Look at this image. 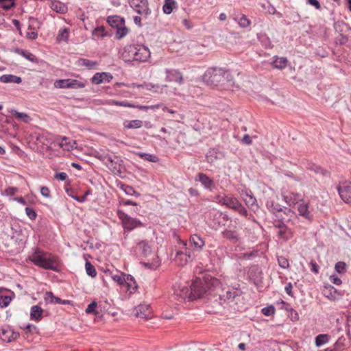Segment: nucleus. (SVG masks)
<instances>
[{
	"mask_svg": "<svg viewBox=\"0 0 351 351\" xmlns=\"http://www.w3.org/2000/svg\"><path fill=\"white\" fill-rule=\"evenodd\" d=\"M151 56L149 49L143 45H128L123 48L121 57L125 62H145Z\"/></svg>",
	"mask_w": 351,
	"mask_h": 351,
	"instance_id": "f257e3e1",
	"label": "nucleus"
},
{
	"mask_svg": "<svg viewBox=\"0 0 351 351\" xmlns=\"http://www.w3.org/2000/svg\"><path fill=\"white\" fill-rule=\"evenodd\" d=\"M29 260L35 265L43 269L52 270L54 271H58L56 265V257L39 248H35L33 253L29 256Z\"/></svg>",
	"mask_w": 351,
	"mask_h": 351,
	"instance_id": "f03ea898",
	"label": "nucleus"
},
{
	"mask_svg": "<svg viewBox=\"0 0 351 351\" xmlns=\"http://www.w3.org/2000/svg\"><path fill=\"white\" fill-rule=\"evenodd\" d=\"M226 70L222 69H209L203 75L204 82L211 86L223 85V76Z\"/></svg>",
	"mask_w": 351,
	"mask_h": 351,
	"instance_id": "7ed1b4c3",
	"label": "nucleus"
},
{
	"mask_svg": "<svg viewBox=\"0 0 351 351\" xmlns=\"http://www.w3.org/2000/svg\"><path fill=\"white\" fill-rule=\"evenodd\" d=\"M117 216L121 221L123 228L129 231L143 226L139 219L131 217L121 210H117Z\"/></svg>",
	"mask_w": 351,
	"mask_h": 351,
	"instance_id": "20e7f679",
	"label": "nucleus"
},
{
	"mask_svg": "<svg viewBox=\"0 0 351 351\" xmlns=\"http://www.w3.org/2000/svg\"><path fill=\"white\" fill-rule=\"evenodd\" d=\"M277 217L279 219L278 223L275 225V226L280 230L283 229L285 226H287L285 223L291 222L292 224H294V221L298 220V217L294 211L288 208H285L284 214L277 215Z\"/></svg>",
	"mask_w": 351,
	"mask_h": 351,
	"instance_id": "39448f33",
	"label": "nucleus"
},
{
	"mask_svg": "<svg viewBox=\"0 0 351 351\" xmlns=\"http://www.w3.org/2000/svg\"><path fill=\"white\" fill-rule=\"evenodd\" d=\"M129 3L136 12L144 18H147L151 14L147 0H130Z\"/></svg>",
	"mask_w": 351,
	"mask_h": 351,
	"instance_id": "423d86ee",
	"label": "nucleus"
},
{
	"mask_svg": "<svg viewBox=\"0 0 351 351\" xmlns=\"http://www.w3.org/2000/svg\"><path fill=\"white\" fill-rule=\"evenodd\" d=\"M241 195L245 204L249 209L252 210L254 213H256L258 210L259 206L258 205L257 200L253 195L252 191L250 190H245L242 192Z\"/></svg>",
	"mask_w": 351,
	"mask_h": 351,
	"instance_id": "0eeeda50",
	"label": "nucleus"
},
{
	"mask_svg": "<svg viewBox=\"0 0 351 351\" xmlns=\"http://www.w3.org/2000/svg\"><path fill=\"white\" fill-rule=\"evenodd\" d=\"M337 189L343 201L351 203V184L350 182H343L337 186Z\"/></svg>",
	"mask_w": 351,
	"mask_h": 351,
	"instance_id": "6e6552de",
	"label": "nucleus"
},
{
	"mask_svg": "<svg viewBox=\"0 0 351 351\" xmlns=\"http://www.w3.org/2000/svg\"><path fill=\"white\" fill-rule=\"evenodd\" d=\"M216 200L217 202L221 205L226 206L228 208L234 210L237 204L239 202V199L237 197L227 196V195H217L216 197Z\"/></svg>",
	"mask_w": 351,
	"mask_h": 351,
	"instance_id": "1a4fd4ad",
	"label": "nucleus"
},
{
	"mask_svg": "<svg viewBox=\"0 0 351 351\" xmlns=\"http://www.w3.org/2000/svg\"><path fill=\"white\" fill-rule=\"evenodd\" d=\"M190 289L193 291L191 295L192 300L202 298L206 291L205 289L202 286L200 279L194 281L190 286Z\"/></svg>",
	"mask_w": 351,
	"mask_h": 351,
	"instance_id": "9d476101",
	"label": "nucleus"
},
{
	"mask_svg": "<svg viewBox=\"0 0 351 351\" xmlns=\"http://www.w3.org/2000/svg\"><path fill=\"white\" fill-rule=\"evenodd\" d=\"M282 199L289 206H294L303 201L301 194L298 193H289L282 194Z\"/></svg>",
	"mask_w": 351,
	"mask_h": 351,
	"instance_id": "9b49d317",
	"label": "nucleus"
},
{
	"mask_svg": "<svg viewBox=\"0 0 351 351\" xmlns=\"http://www.w3.org/2000/svg\"><path fill=\"white\" fill-rule=\"evenodd\" d=\"M165 73V80L167 82H175L179 84H182L183 83V76L179 71L166 69Z\"/></svg>",
	"mask_w": 351,
	"mask_h": 351,
	"instance_id": "f8f14e48",
	"label": "nucleus"
},
{
	"mask_svg": "<svg viewBox=\"0 0 351 351\" xmlns=\"http://www.w3.org/2000/svg\"><path fill=\"white\" fill-rule=\"evenodd\" d=\"M136 316L142 319H149L152 316V310L149 304H141L135 308Z\"/></svg>",
	"mask_w": 351,
	"mask_h": 351,
	"instance_id": "ddd939ff",
	"label": "nucleus"
},
{
	"mask_svg": "<svg viewBox=\"0 0 351 351\" xmlns=\"http://www.w3.org/2000/svg\"><path fill=\"white\" fill-rule=\"evenodd\" d=\"M19 337V333L10 328H3L0 331V338L6 342H11Z\"/></svg>",
	"mask_w": 351,
	"mask_h": 351,
	"instance_id": "4468645a",
	"label": "nucleus"
},
{
	"mask_svg": "<svg viewBox=\"0 0 351 351\" xmlns=\"http://www.w3.org/2000/svg\"><path fill=\"white\" fill-rule=\"evenodd\" d=\"M14 293L5 289H0V307H7L12 301Z\"/></svg>",
	"mask_w": 351,
	"mask_h": 351,
	"instance_id": "2eb2a0df",
	"label": "nucleus"
},
{
	"mask_svg": "<svg viewBox=\"0 0 351 351\" xmlns=\"http://www.w3.org/2000/svg\"><path fill=\"white\" fill-rule=\"evenodd\" d=\"M112 78L113 77L110 73H96L91 78V82L95 84H99L104 82H110Z\"/></svg>",
	"mask_w": 351,
	"mask_h": 351,
	"instance_id": "dca6fc26",
	"label": "nucleus"
},
{
	"mask_svg": "<svg viewBox=\"0 0 351 351\" xmlns=\"http://www.w3.org/2000/svg\"><path fill=\"white\" fill-rule=\"evenodd\" d=\"M189 254L184 253L182 250H179L176 252V261L180 265H184L188 262L191 261L193 258V254L191 251H189Z\"/></svg>",
	"mask_w": 351,
	"mask_h": 351,
	"instance_id": "f3484780",
	"label": "nucleus"
},
{
	"mask_svg": "<svg viewBox=\"0 0 351 351\" xmlns=\"http://www.w3.org/2000/svg\"><path fill=\"white\" fill-rule=\"evenodd\" d=\"M192 293L191 290L190 289V287H182L180 289H176L175 290V295L178 298V300H186L192 301Z\"/></svg>",
	"mask_w": 351,
	"mask_h": 351,
	"instance_id": "a211bd4d",
	"label": "nucleus"
},
{
	"mask_svg": "<svg viewBox=\"0 0 351 351\" xmlns=\"http://www.w3.org/2000/svg\"><path fill=\"white\" fill-rule=\"evenodd\" d=\"M191 247L197 252H201L205 245L204 240L198 234H193L189 239Z\"/></svg>",
	"mask_w": 351,
	"mask_h": 351,
	"instance_id": "6ab92c4d",
	"label": "nucleus"
},
{
	"mask_svg": "<svg viewBox=\"0 0 351 351\" xmlns=\"http://www.w3.org/2000/svg\"><path fill=\"white\" fill-rule=\"evenodd\" d=\"M49 7L51 10L59 14H66L68 12L67 5L57 0H51Z\"/></svg>",
	"mask_w": 351,
	"mask_h": 351,
	"instance_id": "aec40b11",
	"label": "nucleus"
},
{
	"mask_svg": "<svg viewBox=\"0 0 351 351\" xmlns=\"http://www.w3.org/2000/svg\"><path fill=\"white\" fill-rule=\"evenodd\" d=\"M125 276L126 277V280L123 286L125 287L127 291H128L130 294L134 293L138 288V285L134 278L130 274L125 275Z\"/></svg>",
	"mask_w": 351,
	"mask_h": 351,
	"instance_id": "412c9836",
	"label": "nucleus"
},
{
	"mask_svg": "<svg viewBox=\"0 0 351 351\" xmlns=\"http://www.w3.org/2000/svg\"><path fill=\"white\" fill-rule=\"evenodd\" d=\"M267 209L276 216L284 214V210L282 206L278 203L275 202L274 200H268L266 203Z\"/></svg>",
	"mask_w": 351,
	"mask_h": 351,
	"instance_id": "4be33fe9",
	"label": "nucleus"
},
{
	"mask_svg": "<svg viewBox=\"0 0 351 351\" xmlns=\"http://www.w3.org/2000/svg\"><path fill=\"white\" fill-rule=\"evenodd\" d=\"M136 249L140 251L141 255L147 257L152 253V248L149 242L145 240L139 241L137 243Z\"/></svg>",
	"mask_w": 351,
	"mask_h": 351,
	"instance_id": "5701e85b",
	"label": "nucleus"
},
{
	"mask_svg": "<svg viewBox=\"0 0 351 351\" xmlns=\"http://www.w3.org/2000/svg\"><path fill=\"white\" fill-rule=\"evenodd\" d=\"M221 235L223 238L226 239L234 243H237L240 239L239 234L236 230L225 229L221 232Z\"/></svg>",
	"mask_w": 351,
	"mask_h": 351,
	"instance_id": "b1692460",
	"label": "nucleus"
},
{
	"mask_svg": "<svg viewBox=\"0 0 351 351\" xmlns=\"http://www.w3.org/2000/svg\"><path fill=\"white\" fill-rule=\"evenodd\" d=\"M107 23L112 28L117 29L120 25H124L125 19L117 15L110 16L107 18Z\"/></svg>",
	"mask_w": 351,
	"mask_h": 351,
	"instance_id": "393cba45",
	"label": "nucleus"
},
{
	"mask_svg": "<svg viewBox=\"0 0 351 351\" xmlns=\"http://www.w3.org/2000/svg\"><path fill=\"white\" fill-rule=\"evenodd\" d=\"M198 178L196 180L199 181L206 189H211L214 184V182L206 174L204 173H199L197 175Z\"/></svg>",
	"mask_w": 351,
	"mask_h": 351,
	"instance_id": "a878e982",
	"label": "nucleus"
},
{
	"mask_svg": "<svg viewBox=\"0 0 351 351\" xmlns=\"http://www.w3.org/2000/svg\"><path fill=\"white\" fill-rule=\"evenodd\" d=\"M43 309L38 305L32 306L30 310V319L36 322L41 320Z\"/></svg>",
	"mask_w": 351,
	"mask_h": 351,
	"instance_id": "bb28decb",
	"label": "nucleus"
},
{
	"mask_svg": "<svg viewBox=\"0 0 351 351\" xmlns=\"http://www.w3.org/2000/svg\"><path fill=\"white\" fill-rule=\"evenodd\" d=\"M298 210L299 212V215L305 219L311 221L312 219V215L308 210V205L306 203L302 202L298 205Z\"/></svg>",
	"mask_w": 351,
	"mask_h": 351,
	"instance_id": "cd10ccee",
	"label": "nucleus"
},
{
	"mask_svg": "<svg viewBox=\"0 0 351 351\" xmlns=\"http://www.w3.org/2000/svg\"><path fill=\"white\" fill-rule=\"evenodd\" d=\"M21 81V77L11 74H5L0 77V82L2 83L20 84Z\"/></svg>",
	"mask_w": 351,
	"mask_h": 351,
	"instance_id": "c85d7f7f",
	"label": "nucleus"
},
{
	"mask_svg": "<svg viewBox=\"0 0 351 351\" xmlns=\"http://www.w3.org/2000/svg\"><path fill=\"white\" fill-rule=\"evenodd\" d=\"M293 231L290 228L285 226L283 229L278 231V236L284 241H289L293 238Z\"/></svg>",
	"mask_w": 351,
	"mask_h": 351,
	"instance_id": "c756f323",
	"label": "nucleus"
},
{
	"mask_svg": "<svg viewBox=\"0 0 351 351\" xmlns=\"http://www.w3.org/2000/svg\"><path fill=\"white\" fill-rule=\"evenodd\" d=\"M274 60L272 62L271 64L274 68L278 69H283L287 66L288 60L286 57L279 58L278 56H274Z\"/></svg>",
	"mask_w": 351,
	"mask_h": 351,
	"instance_id": "7c9ffc66",
	"label": "nucleus"
},
{
	"mask_svg": "<svg viewBox=\"0 0 351 351\" xmlns=\"http://www.w3.org/2000/svg\"><path fill=\"white\" fill-rule=\"evenodd\" d=\"M77 65L80 66H84L88 69H96L98 63L95 61H92L86 58H80L77 60Z\"/></svg>",
	"mask_w": 351,
	"mask_h": 351,
	"instance_id": "2f4dec72",
	"label": "nucleus"
},
{
	"mask_svg": "<svg viewBox=\"0 0 351 351\" xmlns=\"http://www.w3.org/2000/svg\"><path fill=\"white\" fill-rule=\"evenodd\" d=\"M117 186L121 190H123L128 195H134L136 197H139L141 195V194L138 192L136 191L135 189L130 185L120 182L117 184Z\"/></svg>",
	"mask_w": 351,
	"mask_h": 351,
	"instance_id": "473e14b6",
	"label": "nucleus"
},
{
	"mask_svg": "<svg viewBox=\"0 0 351 351\" xmlns=\"http://www.w3.org/2000/svg\"><path fill=\"white\" fill-rule=\"evenodd\" d=\"M143 126L141 120L135 119L132 121L126 120L123 122V127L126 129H138Z\"/></svg>",
	"mask_w": 351,
	"mask_h": 351,
	"instance_id": "72a5a7b5",
	"label": "nucleus"
},
{
	"mask_svg": "<svg viewBox=\"0 0 351 351\" xmlns=\"http://www.w3.org/2000/svg\"><path fill=\"white\" fill-rule=\"evenodd\" d=\"M136 155L146 161L152 162H158L159 161L158 157L155 154H147L144 152H136Z\"/></svg>",
	"mask_w": 351,
	"mask_h": 351,
	"instance_id": "f704fd0d",
	"label": "nucleus"
},
{
	"mask_svg": "<svg viewBox=\"0 0 351 351\" xmlns=\"http://www.w3.org/2000/svg\"><path fill=\"white\" fill-rule=\"evenodd\" d=\"M11 114L13 117L17 119L19 121H21L24 123H29L32 119L25 112H19L16 110H12Z\"/></svg>",
	"mask_w": 351,
	"mask_h": 351,
	"instance_id": "c9c22d12",
	"label": "nucleus"
},
{
	"mask_svg": "<svg viewBox=\"0 0 351 351\" xmlns=\"http://www.w3.org/2000/svg\"><path fill=\"white\" fill-rule=\"evenodd\" d=\"M323 294L326 298L330 300H335L337 299V295H338L336 289L332 286L328 288H326L323 291Z\"/></svg>",
	"mask_w": 351,
	"mask_h": 351,
	"instance_id": "e433bc0d",
	"label": "nucleus"
},
{
	"mask_svg": "<svg viewBox=\"0 0 351 351\" xmlns=\"http://www.w3.org/2000/svg\"><path fill=\"white\" fill-rule=\"evenodd\" d=\"M44 299L47 303L49 304H60L61 302V299L55 296L51 291H47L45 293Z\"/></svg>",
	"mask_w": 351,
	"mask_h": 351,
	"instance_id": "4c0bfd02",
	"label": "nucleus"
},
{
	"mask_svg": "<svg viewBox=\"0 0 351 351\" xmlns=\"http://www.w3.org/2000/svg\"><path fill=\"white\" fill-rule=\"evenodd\" d=\"M102 160L106 164V165L108 167V168L113 167L114 164L117 163V160H119L118 157L115 156H111L109 154H105L101 156Z\"/></svg>",
	"mask_w": 351,
	"mask_h": 351,
	"instance_id": "58836bf2",
	"label": "nucleus"
},
{
	"mask_svg": "<svg viewBox=\"0 0 351 351\" xmlns=\"http://www.w3.org/2000/svg\"><path fill=\"white\" fill-rule=\"evenodd\" d=\"M129 32V29L125 27V24L123 25H120L119 27H118L116 29L115 33V38L117 40H120L123 38H124Z\"/></svg>",
	"mask_w": 351,
	"mask_h": 351,
	"instance_id": "ea45409f",
	"label": "nucleus"
},
{
	"mask_svg": "<svg viewBox=\"0 0 351 351\" xmlns=\"http://www.w3.org/2000/svg\"><path fill=\"white\" fill-rule=\"evenodd\" d=\"M176 3V2L174 0H165L162 7L164 13L170 14L173 12Z\"/></svg>",
	"mask_w": 351,
	"mask_h": 351,
	"instance_id": "a19ab883",
	"label": "nucleus"
},
{
	"mask_svg": "<svg viewBox=\"0 0 351 351\" xmlns=\"http://www.w3.org/2000/svg\"><path fill=\"white\" fill-rule=\"evenodd\" d=\"M330 337L327 334H321L315 337V345L317 347H320L322 345L328 342Z\"/></svg>",
	"mask_w": 351,
	"mask_h": 351,
	"instance_id": "79ce46f5",
	"label": "nucleus"
},
{
	"mask_svg": "<svg viewBox=\"0 0 351 351\" xmlns=\"http://www.w3.org/2000/svg\"><path fill=\"white\" fill-rule=\"evenodd\" d=\"M93 35L97 38H104L108 36L104 26L97 27L93 32Z\"/></svg>",
	"mask_w": 351,
	"mask_h": 351,
	"instance_id": "37998d69",
	"label": "nucleus"
},
{
	"mask_svg": "<svg viewBox=\"0 0 351 351\" xmlns=\"http://www.w3.org/2000/svg\"><path fill=\"white\" fill-rule=\"evenodd\" d=\"M85 269L87 275L89 276L95 278L97 276V271L95 267L89 261L86 262Z\"/></svg>",
	"mask_w": 351,
	"mask_h": 351,
	"instance_id": "c03bdc74",
	"label": "nucleus"
},
{
	"mask_svg": "<svg viewBox=\"0 0 351 351\" xmlns=\"http://www.w3.org/2000/svg\"><path fill=\"white\" fill-rule=\"evenodd\" d=\"M69 36V32L66 28L60 29L58 32V34L56 37V40L58 42L61 41H67Z\"/></svg>",
	"mask_w": 351,
	"mask_h": 351,
	"instance_id": "a18cd8bd",
	"label": "nucleus"
},
{
	"mask_svg": "<svg viewBox=\"0 0 351 351\" xmlns=\"http://www.w3.org/2000/svg\"><path fill=\"white\" fill-rule=\"evenodd\" d=\"M345 339L339 337L337 341L333 344L332 349L334 351H342L345 347Z\"/></svg>",
	"mask_w": 351,
	"mask_h": 351,
	"instance_id": "49530a36",
	"label": "nucleus"
},
{
	"mask_svg": "<svg viewBox=\"0 0 351 351\" xmlns=\"http://www.w3.org/2000/svg\"><path fill=\"white\" fill-rule=\"evenodd\" d=\"M234 210L237 211L241 215L244 216L245 217H248V211L243 206V204L239 201L237 204Z\"/></svg>",
	"mask_w": 351,
	"mask_h": 351,
	"instance_id": "de8ad7c7",
	"label": "nucleus"
},
{
	"mask_svg": "<svg viewBox=\"0 0 351 351\" xmlns=\"http://www.w3.org/2000/svg\"><path fill=\"white\" fill-rule=\"evenodd\" d=\"M54 85L59 88H70L69 79L56 80Z\"/></svg>",
	"mask_w": 351,
	"mask_h": 351,
	"instance_id": "09e8293b",
	"label": "nucleus"
},
{
	"mask_svg": "<svg viewBox=\"0 0 351 351\" xmlns=\"http://www.w3.org/2000/svg\"><path fill=\"white\" fill-rule=\"evenodd\" d=\"M125 274L121 273L117 275L112 276V280L116 282L118 285L121 286H123L124 282H125L126 277L125 276Z\"/></svg>",
	"mask_w": 351,
	"mask_h": 351,
	"instance_id": "8fccbe9b",
	"label": "nucleus"
},
{
	"mask_svg": "<svg viewBox=\"0 0 351 351\" xmlns=\"http://www.w3.org/2000/svg\"><path fill=\"white\" fill-rule=\"evenodd\" d=\"M23 57L34 63L38 64L40 62V60L36 56L26 50L25 51V53H23Z\"/></svg>",
	"mask_w": 351,
	"mask_h": 351,
	"instance_id": "3c124183",
	"label": "nucleus"
},
{
	"mask_svg": "<svg viewBox=\"0 0 351 351\" xmlns=\"http://www.w3.org/2000/svg\"><path fill=\"white\" fill-rule=\"evenodd\" d=\"M70 88H81L85 86V84L74 79H69Z\"/></svg>",
	"mask_w": 351,
	"mask_h": 351,
	"instance_id": "603ef678",
	"label": "nucleus"
},
{
	"mask_svg": "<svg viewBox=\"0 0 351 351\" xmlns=\"http://www.w3.org/2000/svg\"><path fill=\"white\" fill-rule=\"evenodd\" d=\"M238 24L242 28H245L250 26L251 24L250 21L246 17L245 15L243 14L239 19H238Z\"/></svg>",
	"mask_w": 351,
	"mask_h": 351,
	"instance_id": "864d4df0",
	"label": "nucleus"
},
{
	"mask_svg": "<svg viewBox=\"0 0 351 351\" xmlns=\"http://www.w3.org/2000/svg\"><path fill=\"white\" fill-rule=\"evenodd\" d=\"M14 5V0H0V6L5 10H8Z\"/></svg>",
	"mask_w": 351,
	"mask_h": 351,
	"instance_id": "5fc2aeb1",
	"label": "nucleus"
},
{
	"mask_svg": "<svg viewBox=\"0 0 351 351\" xmlns=\"http://www.w3.org/2000/svg\"><path fill=\"white\" fill-rule=\"evenodd\" d=\"M69 138L67 137H62L61 142L58 143L59 146L65 149V150H70L73 149V146L70 144L69 142H68Z\"/></svg>",
	"mask_w": 351,
	"mask_h": 351,
	"instance_id": "6e6d98bb",
	"label": "nucleus"
},
{
	"mask_svg": "<svg viewBox=\"0 0 351 351\" xmlns=\"http://www.w3.org/2000/svg\"><path fill=\"white\" fill-rule=\"evenodd\" d=\"M109 104L111 105L123 106V107H129V108L134 107V104H132L127 101H117V100H111L109 102Z\"/></svg>",
	"mask_w": 351,
	"mask_h": 351,
	"instance_id": "4d7b16f0",
	"label": "nucleus"
},
{
	"mask_svg": "<svg viewBox=\"0 0 351 351\" xmlns=\"http://www.w3.org/2000/svg\"><path fill=\"white\" fill-rule=\"evenodd\" d=\"M278 265L282 269H288L289 267V263L287 258L285 257L280 256H278Z\"/></svg>",
	"mask_w": 351,
	"mask_h": 351,
	"instance_id": "13d9d810",
	"label": "nucleus"
},
{
	"mask_svg": "<svg viewBox=\"0 0 351 351\" xmlns=\"http://www.w3.org/2000/svg\"><path fill=\"white\" fill-rule=\"evenodd\" d=\"M261 311L265 316H271L275 313L276 309L273 305H270L263 308Z\"/></svg>",
	"mask_w": 351,
	"mask_h": 351,
	"instance_id": "bf43d9fd",
	"label": "nucleus"
},
{
	"mask_svg": "<svg viewBox=\"0 0 351 351\" xmlns=\"http://www.w3.org/2000/svg\"><path fill=\"white\" fill-rule=\"evenodd\" d=\"M97 306V303L95 301H93L91 303H90L87 308L85 310V312L87 314H97L96 308Z\"/></svg>",
	"mask_w": 351,
	"mask_h": 351,
	"instance_id": "052dcab7",
	"label": "nucleus"
},
{
	"mask_svg": "<svg viewBox=\"0 0 351 351\" xmlns=\"http://www.w3.org/2000/svg\"><path fill=\"white\" fill-rule=\"evenodd\" d=\"M346 265L344 262L339 261L335 264V271L339 274H343L346 271Z\"/></svg>",
	"mask_w": 351,
	"mask_h": 351,
	"instance_id": "680f3d73",
	"label": "nucleus"
},
{
	"mask_svg": "<svg viewBox=\"0 0 351 351\" xmlns=\"http://www.w3.org/2000/svg\"><path fill=\"white\" fill-rule=\"evenodd\" d=\"M25 213L27 216L31 219V220H35L37 217L36 212L32 208L26 207L25 209Z\"/></svg>",
	"mask_w": 351,
	"mask_h": 351,
	"instance_id": "e2e57ef3",
	"label": "nucleus"
},
{
	"mask_svg": "<svg viewBox=\"0 0 351 351\" xmlns=\"http://www.w3.org/2000/svg\"><path fill=\"white\" fill-rule=\"evenodd\" d=\"M289 317L293 322H296L299 320L300 318L298 313L292 308H290Z\"/></svg>",
	"mask_w": 351,
	"mask_h": 351,
	"instance_id": "0e129e2a",
	"label": "nucleus"
},
{
	"mask_svg": "<svg viewBox=\"0 0 351 351\" xmlns=\"http://www.w3.org/2000/svg\"><path fill=\"white\" fill-rule=\"evenodd\" d=\"M258 255V251H252L250 252H245L243 254V258L246 260H250Z\"/></svg>",
	"mask_w": 351,
	"mask_h": 351,
	"instance_id": "69168bd1",
	"label": "nucleus"
},
{
	"mask_svg": "<svg viewBox=\"0 0 351 351\" xmlns=\"http://www.w3.org/2000/svg\"><path fill=\"white\" fill-rule=\"evenodd\" d=\"M18 191V189L16 188V187H13V186H10V187H8L5 190V194L6 195H8V196H12V195H14L15 193Z\"/></svg>",
	"mask_w": 351,
	"mask_h": 351,
	"instance_id": "338daca9",
	"label": "nucleus"
},
{
	"mask_svg": "<svg viewBox=\"0 0 351 351\" xmlns=\"http://www.w3.org/2000/svg\"><path fill=\"white\" fill-rule=\"evenodd\" d=\"M40 193L45 197L49 198L51 197L50 191L47 186L40 187Z\"/></svg>",
	"mask_w": 351,
	"mask_h": 351,
	"instance_id": "774afa93",
	"label": "nucleus"
}]
</instances>
